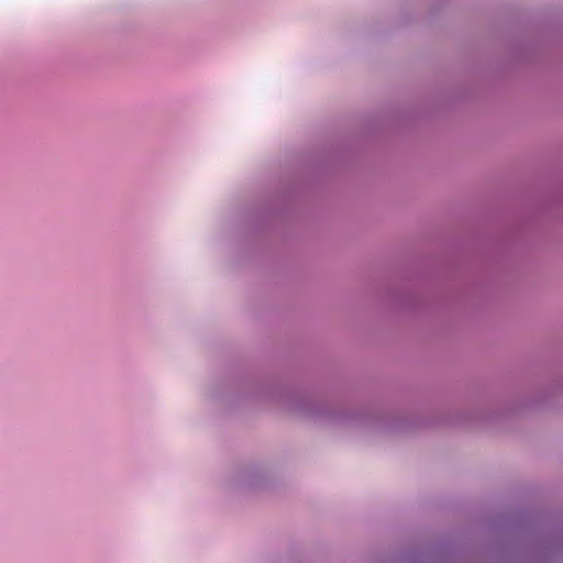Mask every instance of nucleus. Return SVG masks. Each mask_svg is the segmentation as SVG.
<instances>
[{"label": "nucleus", "instance_id": "f257e3e1", "mask_svg": "<svg viewBox=\"0 0 563 563\" xmlns=\"http://www.w3.org/2000/svg\"><path fill=\"white\" fill-rule=\"evenodd\" d=\"M253 396L278 404L299 416L324 417L335 423L364 428L374 433L389 434L404 424V420L390 415L332 408L309 398L292 395L278 383H264L256 386Z\"/></svg>", "mask_w": 563, "mask_h": 563}, {"label": "nucleus", "instance_id": "f03ea898", "mask_svg": "<svg viewBox=\"0 0 563 563\" xmlns=\"http://www.w3.org/2000/svg\"><path fill=\"white\" fill-rule=\"evenodd\" d=\"M274 478V471L266 463H252L234 470L227 478L230 490H253L265 487Z\"/></svg>", "mask_w": 563, "mask_h": 563}, {"label": "nucleus", "instance_id": "7ed1b4c3", "mask_svg": "<svg viewBox=\"0 0 563 563\" xmlns=\"http://www.w3.org/2000/svg\"><path fill=\"white\" fill-rule=\"evenodd\" d=\"M481 415H482L481 412L472 410V411L468 412V416H470L468 419H471V420H479V419H482Z\"/></svg>", "mask_w": 563, "mask_h": 563}]
</instances>
